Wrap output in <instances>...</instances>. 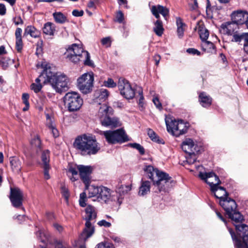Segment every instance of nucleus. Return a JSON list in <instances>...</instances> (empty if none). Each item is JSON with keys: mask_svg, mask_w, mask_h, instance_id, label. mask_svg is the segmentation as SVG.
<instances>
[{"mask_svg": "<svg viewBox=\"0 0 248 248\" xmlns=\"http://www.w3.org/2000/svg\"><path fill=\"white\" fill-rule=\"evenodd\" d=\"M46 124L49 129L55 126V124L53 122L51 118L50 117L48 114H46Z\"/></svg>", "mask_w": 248, "mask_h": 248, "instance_id": "48", "label": "nucleus"}, {"mask_svg": "<svg viewBox=\"0 0 248 248\" xmlns=\"http://www.w3.org/2000/svg\"><path fill=\"white\" fill-rule=\"evenodd\" d=\"M74 147L84 155L96 154L100 150L99 143L95 136L84 134L78 136L73 143Z\"/></svg>", "mask_w": 248, "mask_h": 248, "instance_id": "2", "label": "nucleus"}, {"mask_svg": "<svg viewBox=\"0 0 248 248\" xmlns=\"http://www.w3.org/2000/svg\"><path fill=\"white\" fill-rule=\"evenodd\" d=\"M42 66L45 68L43 72L36 79L37 82L42 81L44 84L50 83L52 88L58 93L66 91L68 89L69 79L64 74L55 73L50 66Z\"/></svg>", "mask_w": 248, "mask_h": 248, "instance_id": "1", "label": "nucleus"}, {"mask_svg": "<svg viewBox=\"0 0 248 248\" xmlns=\"http://www.w3.org/2000/svg\"><path fill=\"white\" fill-rule=\"evenodd\" d=\"M154 60H155V64L156 65H158L159 63L160 59H161V57H160V55H155V56L154 57Z\"/></svg>", "mask_w": 248, "mask_h": 248, "instance_id": "63", "label": "nucleus"}, {"mask_svg": "<svg viewBox=\"0 0 248 248\" xmlns=\"http://www.w3.org/2000/svg\"><path fill=\"white\" fill-rule=\"evenodd\" d=\"M176 23L177 26V34L179 38H181L183 36L184 30L183 26L185 24L182 22V21L180 18H177Z\"/></svg>", "mask_w": 248, "mask_h": 248, "instance_id": "35", "label": "nucleus"}, {"mask_svg": "<svg viewBox=\"0 0 248 248\" xmlns=\"http://www.w3.org/2000/svg\"><path fill=\"white\" fill-rule=\"evenodd\" d=\"M43 31L46 35H53L55 31V24L50 22L45 23L43 28Z\"/></svg>", "mask_w": 248, "mask_h": 248, "instance_id": "27", "label": "nucleus"}, {"mask_svg": "<svg viewBox=\"0 0 248 248\" xmlns=\"http://www.w3.org/2000/svg\"><path fill=\"white\" fill-rule=\"evenodd\" d=\"M65 54L66 59L74 63L81 62L86 65L92 66L93 64L90 60L89 53L76 44H74L69 46Z\"/></svg>", "mask_w": 248, "mask_h": 248, "instance_id": "3", "label": "nucleus"}, {"mask_svg": "<svg viewBox=\"0 0 248 248\" xmlns=\"http://www.w3.org/2000/svg\"><path fill=\"white\" fill-rule=\"evenodd\" d=\"M22 32V30L21 28H17L16 29L15 31L16 46L17 51L19 52H21L23 47Z\"/></svg>", "mask_w": 248, "mask_h": 248, "instance_id": "21", "label": "nucleus"}, {"mask_svg": "<svg viewBox=\"0 0 248 248\" xmlns=\"http://www.w3.org/2000/svg\"><path fill=\"white\" fill-rule=\"evenodd\" d=\"M83 11L82 10L78 11V10H74L72 12V15L77 17L81 16L83 15Z\"/></svg>", "mask_w": 248, "mask_h": 248, "instance_id": "61", "label": "nucleus"}, {"mask_svg": "<svg viewBox=\"0 0 248 248\" xmlns=\"http://www.w3.org/2000/svg\"><path fill=\"white\" fill-rule=\"evenodd\" d=\"M203 49L210 53H215L216 48L215 45L211 42L207 40L203 41L202 44Z\"/></svg>", "mask_w": 248, "mask_h": 248, "instance_id": "31", "label": "nucleus"}, {"mask_svg": "<svg viewBox=\"0 0 248 248\" xmlns=\"http://www.w3.org/2000/svg\"><path fill=\"white\" fill-rule=\"evenodd\" d=\"M49 153L50 152L48 150H45L42 153L41 155L42 166L49 165Z\"/></svg>", "mask_w": 248, "mask_h": 248, "instance_id": "34", "label": "nucleus"}, {"mask_svg": "<svg viewBox=\"0 0 248 248\" xmlns=\"http://www.w3.org/2000/svg\"><path fill=\"white\" fill-rule=\"evenodd\" d=\"M55 248H70V247H67L62 243H58L56 245Z\"/></svg>", "mask_w": 248, "mask_h": 248, "instance_id": "64", "label": "nucleus"}, {"mask_svg": "<svg viewBox=\"0 0 248 248\" xmlns=\"http://www.w3.org/2000/svg\"><path fill=\"white\" fill-rule=\"evenodd\" d=\"M10 199L12 205L16 208L22 204L23 193L18 188H11Z\"/></svg>", "mask_w": 248, "mask_h": 248, "instance_id": "18", "label": "nucleus"}, {"mask_svg": "<svg viewBox=\"0 0 248 248\" xmlns=\"http://www.w3.org/2000/svg\"><path fill=\"white\" fill-rule=\"evenodd\" d=\"M212 98L205 93H202L199 95V101L201 105L204 107H209L212 103Z\"/></svg>", "mask_w": 248, "mask_h": 248, "instance_id": "23", "label": "nucleus"}, {"mask_svg": "<svg viewBox=\"0 0 248 248\" xmlns=\"http://www.w3.org/2000/svg\"><path fill=\"white\" fill-rule=\"evenodd\" d=\"M245 39V41H247V39L246 38V34L245 33H242L241 34H234L232 36V41H234L236 42H240L242 40Z\"/></svg>", "mask_w": 248, "mask_h": 248, "instance_id": "39", "label": "nucleus"}, {"mask_svg": "<svg viewBox=\"0 0 248 248\" xmlns=\"http://www.w3.org/2000/svg\"><path fill=\"white\" fill-rule=\"evenodd\" d=\"M61 193L62 196L65 199L66 202H67L70 196L69 192L67 187L65 186H62L61 187Z\"/></svg>", "mask_w": 248, "mask_h": 248, "instance_id": "40", "label": "nucleus"}, {"mask_svg": "<svg viewBox=\"0 0 248 248\" xmlns=\"http://www.w3.org/2000/svg\"><path fill=\"white\" fill-rule=\"evenodd\" d=\"M13 21L16 25H22L23 24V21L20 16L14 17Z\"/></svg>", "mask_w": 248, "mask_h": 248, "instance_id": "52", "label": "nucleus"}, {"mask_svg": "<svg viewBox=\"0 0 248 248\" xmlns=\"http://www.w3.org/2000/svg\"><path fill=\"white\" fill-rule=\"evenodd\" d=\"M36 235L43 243H46L47 242V237L41 231H39L36 232Z\"/></svg>", "mask_w": 248, "mask_h": 248, "instance_id": "42", "label": "nucleus"}, {"mask_svg": "<svg viewBox=\"0 0 248 248\" xmlns=\"http://www.w3.org/2000/svg\"><path fill=\"white\" fill-rule=\"evenodd\" d=\"M112 113L113 109L111 107L106 105H103L100 107L98 116L103 126L116 127L121 125V123L118 118L110 116Z\"/></svg>", "mask_w": 248, "mask_h": 248, "instance_id": "5", "label": "nucleus"}, {"mask_svg": "<svg viewBox=\"0 0 248 248\" xmlns=\"http://www.w3.org/2000/svg\"><path fill=\"white\" fill-rule=\"evenodd\" d=\"M165 122L168 132L173 136L179 137L187 132V124L184 123L182 120L176 121L174 120L169 122V120L166 119Z\"/></svg>", "mask_w": 248, "mask_h": 248, "instance_id": "14", "label": "nucleus"}, {"mask_svg": "<svg viewBox=\"0 0 248 248\" xmlns=\"http://www.w3.org/2000/svg\"><path fill=\"white\" fill-rule=\"evenodd\" d=\"M10 164L12 170L17 172L20 171L21 169V162L17 158L12 157L10 158Z\"/></svg>", "mask_w": 248, "mask_h": 248, "instance_id": "30", "label": "nucleus"}, {"mask_svg": "<svg viewBox=\"0 0 248 248\" xmlns=\"http://www.w3.org/2000/svg\"><path fill=\"white\" fill-rule=\"evenodd\" d=\"M228 215L232 220L234 226L236 225V223H241L244 220L243 216L236 209H235L232 213L228 214Z\"/></svg>", "mask_w": 248, "mask_h": 248, "instance_id": "22", "label": "nucleus"}, {"mask_svg": "<svg viewBox=\"0 0 248 248\" xmlns=\"http://www.w3.org/2000/svg\"><path fill=\"white\" fill-rule=\"evenodd\" d=\"M39 31L34 27L31 25L28 26L24 31V35H30L33 38H37L39 36Z\"/></svg>", "mask_w": 248, "mask_h": 248, "instance_id": "29", "label": "nucleus"}, {"mask_svg": "<svg viewBox=\"0 0 248 248\" xmlns=\"http://www.w3.org/2000/svg\"><path fill=\"white\" fill-rule=\"evenodd\" d=\"M131 189V188L130 186L121 185L118 187L116 191L120 195H124L127 193Z\"/></svg>", "mask_w": 248, "mask_h": 248, "instance_id": "37", "label": "nucleus"}, {"mask_svg": "<svg viewBox=\"0 0 248 248\" xmlns=\"http://www.w3.org/2000/svg\"><path fill=\"white\" fill-rule=\"evenodd\" d=\"M94 74L93 72L86 73L77 79V86L81 93L87 94L93 90Z\"/></svg>", "mask_w": 248, "mask_h": 248, "instance_id": "12", "label": "nucleus"}, {"mask_svg": "<svg viewBox=\"0 0 248 248\" xmlns=\"http://www.w3.org/2000/svg\"><path fill=\"white\" fill-rule=\"evenodd\" d=\"M53 228L59 232H61L63 230V227L60 224L57 223H54L53 224Z\"/></svg>", "mask_w": 248, "mask_h": 248, "instance_id": "60", "label": "nucleus"}, {"mask_svg": "<svg viewBox=\"0 0 248 248\" xmlns=\"http://www.w3.org/2000/svg\"><path fill=\"white\" fill-rule=\"evenodd\" d=\"M111 42L110 37H109L103 38L101 40L102 44L106 47H109L111 46Z\"/></svg>", "mask_w": 248, "mask_h": 248, "instance_id": "49", "label": "nucleus"}, {"mask_svg": "<svg viewBox=\"0 0 248 248\" xmlns=\"http://www.w3.org/2000/svg\"><path fill=\"white\" fill-rule=\"evenodd\" d=\"M147 134L153 141L158 143L164 144V142L163 141V140H160L159 138L152 129L148 128L147 129Z\"/></svg>", "mask_w": 248, "mask_h": 248, "instance_id": "33", "label": "nucleus"}, {"mask_svg": "<svg viewBox=\"0 0 248 248\" xmlns=\"http://www.w3.org/2000/svg\"><path fill=\"white\" fill-rule=\"evenodd\" d=\"M143 170L146 174H148L149 178L152 180L153 181L156 178V173L158 174L161 171L150 165L146 166Z\"/></svg>", "mask_w": 248, "mask_h": 248, "instance_id": "26", "label": "nucleus"}, {"mask_svg": "<svg viewBox=\"0 0 248 248\" xmlns=\"http://www.w3.org/2000/svg\"><path fill=\"white\" fill-rule=\"evenodd\" d=\"M182 150L187 154L198 153L200 151L201 147L191 139H185L182 143Z\"/></svg>", "mask_w": 248, "mask_h": 248, "instance_id": "19", "label": "nucleus"}, {"mask_svg": "<svg viewBox=\"0 0 248 248\" xmlns=\"http://www.w3.org/2000/svg\"><path fill=\"white\" fill-rule=\"evenodd\" d=\"M81 179L85 185L86 189H88L91 183V174L93 168L90 166H84L82 165L78 166Z\"/></svg>", "mask_w": 248, "mask_h": 248, "instance_id": "16", "label": "nucleus"}, {"mask_svg": "<svg viewBox=\"0 0 248 248\" xmlns=\"http://www.w3.org/2000/svg\"><path fill=\"white\" fill-rule=\"evenodd\" d=\"M104 85L108 88H113L116 86L117 84L111 78H108L107 81L104 82Z\"/></svg>", "mask_w": 248, "mask_h": 248, "instance_id": "46", "label": "nucleus"}, {"mask_svg": "<svg viewBox=\"0 0 248 248\" xmlns=\"http://www.w3.org/2000/svg\"><path fill=\"white\" fill-rule=\"evenodd\" d=\"M31 144L32 150H34L37 153L41 151V141L38 135L34 136V137L31 140Z\"/></svg>", "mask_w": 248, "mask_h": 248, "instance_id": "25", "label": "nucleus"}, {"mask_svg": "<svg viewBox=\"0 0 248 248\" xmlns=\"http://www.w3.org/2000/svg\"><path fill=\"white\" fill-rule=\"evenodd\" d=\"M186 52L193 55H197L198 56L201 55V52L199 50L193 48H188L186 50Z\"/></svg>", "mask_w": 248, "mask_h": 248, "instance_id": "57", "label": "nucleus"}, {"mask_svg": "<svg viewBox=\"0 0 248 248\" xmlns=\"http://www.w3.org/2000/svg\"><path fill=\"white\" fill-rule=\"evenodd\" d=\"M199 31L202 40L203 42L207 40L209 36L208 31L203 27H200Z\"/></svg>", "mask_w": 248, "mask_h": 248, "instance_id": "36", "label": "nucleus"}, {"mask_svg": "<svg viewBox=\"0 0 248 248\" xmlns=\"http://www.w3.org/2000/svg\"><path fill=\"white\" fill-rule=\"evenodd\" d=\"M139 93L140 95V99L139 100V105L140 107L143 108L144 106V103H143V100H144V97L142 94V91L140 90L139 91Z\"/></svg>", "mask_w": 248, "mask_h": 248, "instance_id": "56", "label": "nucleus"}, {"mask_svg": "<svg viewBox=\"0 0 248 248\" xmlns=\"http://www.w3.org/2000/svg\"><path fill=\"white\" fill-rule=\"evenodd\" d=\"M196 154H188V156L186 157V162L189 164H193L196 161L197 157Z\"/></svg>", "mask_w": 248, "mask_h": 248, "instance_id": "43", "label": "nucleus"}, {"mask_svg": "<svg viewBox=\"0 0 248 248\" xmlns=\"http://www.w3.org/2000/svg\"><path fill=\"white\" fill-rule=\"evenodd\" d=\"M150 187L151 186L150 182L148 181H142L140 186V187L139 194L140 196H144L146 195L150 192Z\"/></svg>", "mask_w": 248, "mask_h": 248, "instance_id": "28", "label": "nucleus"}, {"mask_svg": "<svg viewBox=\"0 0 248 248\" xmlns=\"http://www.w3.org/2000/svg\"><path fill=\"white\" fill-rule=\"evenodd\" d=\"M153 102L156 108L158 109L161 110L162 108V106L161 103L160 102L159 98L158 97L156 96L153 98Z\"/></svg>", "mask_w": 248, "mask_h": 248, "instance_id": "50", "label": "nucleus"}, {"mask_svg": "<svg viewBox=\"0 0 248 248\" xmlns=\"http://www.w3.org/2000/svg\"><path fill=\"white\" fill-rule=\"evenodd\" d=\"M152 14L158 19L155 23L154 31L158 36H161L163 33L164 29L162 22L159 19V14H161L166 19L167 16L169 15V10L168 8L160 5H154L151 8Z\"/></svg>", "mask_w": 248, "mask_h": 248, "instance_id": "8", "label": "nucleus"}, {"mask_svg": "<svg viewBox=\"0 0 248 248\" xmlns=\"http://www.w3.org/2000/svg\"><path fill=\"white\" fill-rule=\"evenodd\" d=\"M118 87L121 94L126 99H132L135 96V90L127 80L124 78H120Z\"/></svg>", "mask_w": 248, "mask_h": 248, "instance_id": "15", "label": "nucleus"}, {"mask_svg": "<svg viewBox=\"0 0 248 248\" xmlns=\"http://www.w3.org/2000/svg\"><path fill=\"white\" fill-rule=\"evenodd\" d=\"M85 227L80 236L81 240L86 241L94 233V227L93 223L95 222L96 217V211L94 207L88 205L85 209Z\"/></svg>", "mask_w": 248, "mask_h": 248, "instance_id": "4", "label": "nucleus"}, {"mask_svg": "<svg viewBox=\"0 0 248 248\" xmlns=\"http://www.w3.org/2000/svg\"><path fill=\"white\" fill-rule=\"evenodd\" d=\"M108 92L107 90L102 89L100 91L98 97L100 100H105L108 98Z\"/></svg>", "mask_w": 248, "mask_h": 248, "instance_id": "45", "label": "nucleus"}, {"mask_svg": "<svg viewBox=\"0 0 248 248\" xmlns=\"http://www.w3.org/2000/svg\"><path fill=\"white\" fill-rule=\"evenodd\" d=\"M65 105L70 112L79 109L83 104V100L80 94L75 92L67 93L64 97Z\"/></svg>", "mask_w": 248, "mask_h": 248, "instance_id": "10", "label": "nucleus"}, {"mask_svg": "<svg viewBox=\"0 0 248 248\" xmlns=\"http://www.w3.org/2000/svg\"><path fill=\"white\" fill-rule=\"evenodd\" d=\"M29 94L27 93H24L22 95V100L23 103L25 104V106L22 109L23 111H26L28 110L30 107V103L29 102Z\"/></svg>", "mask_w": 248, "mask_h": 248, "instance_id": "38", "label": "nucleus"}, {"mask_svg": "<svg viewBox=\"0 0 248 248\" xmlns=\"http://www.w3.org/2000/svg\"><path fill=\"white\" fill-rule=\"evenodd\" d=\"M237 24L233 22H227L222 24L221 28L224 30V31L229 34L231 35L234 31V28L237 26Z\"/></svg>", "mask_w": 248, "mask_h": 248, "instance_id": "24", "label": "nucleus"}, {"mask_svg": "<svg viewBox=\"0 0 248 248\" xmlns=\"http://www.w3.org/2000/svg\"><path fill=\"white\" fill-rule=\"evenodd\" d=\"M216 213L217 217L226 225V220L224 219L221 214L218 211H216Z\"/></svg>", "mask_w": 248, "mask_h": 248, "instance_id": "62", "label": "nucleus"}, {"mask_svg": "<svg viewBox=\"0 0 248 248\" xmlns=\"http://www.w3.org/2000/svg\"><path fill=\"white\" fill-rule=\"evenodd\" d=\"M199 177L210 186L211 190L214 194L215 192L217 193L218 189L221 190L224 194L226 193V191L223 187L218 186L220 181L218 176L213 172L205 173L200 172Z\"/></svg>", "mask_w": 248, "mask_h": 248, "instance_id": "13", "label": "nucleus"}, {"mask_svg": "<svg viewBox=\"0 0 248 248\" xmlns=\"http://www.w3.org/2000/svg\"><path fill=\"white\" fill-rule=\"evenodd\" d=\"M53 16L55 22L59 24H63L68 21L67 17L61 12L54 13Z\"/></svg>", "mask_w": 248, "mask_h": 248, "instance_id": "32", "label": "nucleus"}, {"mask_svg": "<svg viewBox=\"0 0 248 248\" xmlns=\"http://www.w3.org/2000/svg\"><path fill=\"white\" fill-rule=\"evenodd\" d=\"M129 146L138 150L141 155H143L145 153L144 148L139 143H129Z\"/></svg>", "mask_w": 248, "mask_h": 248, "instance_id": "41", "label": "nucleus"}, {"mask_svg": "<svg viewBox=\"0 0 248 248\" xmlns=\"http://www.w3.org/2000/svg\"><path fill=\"white\" fill-rule=\"evenodd\" d=\"M124 19V14L121 11H118L117 13L116 16V21L121 23L123 22Z\"/></svg>", "mask_w": 248, "mask_h": 248, "instance_id": "51", "label": "nucleus"}, {"mask_svg": "<svg viewBox=\"0 0 248 248\" xmlns=\"http://www.w3.org/2000/svg\"><path fill=\"white\" fill-rule=\"evenodd\" d=\"M95 248H113V247L109 243L102 242L98 244Z\"/></svg>", "mask_w": 248, "mask_h": 248, "instance_id": "53", "label": "nucleus"}, {"mask_svg": "<svg viewBox=\"0 0 248 248\" xmlns=\"http://www.w3.org/2000/svg\"><path fill=\"white\" fill-rule=\"evenodd\" d=\"M232 20L237 25L246 24L248 21V13L245 10H239L233 11L231 14Z\"/></svg>", "mask_w": 248, "mask_h": 248, "instance_id": "20", "label": "nucleus"}, {"mask_svg": "<svg viewBox=\"0 0 248 248\" xmlns=\"http://www.w3.org/2000/svg\"><path fill=\"white\" fill-rule=\"evenodd\" d=\"M215 196L220 199L219 204L226 211L227 215L236 209L237 205L234 200L228 197L219 196L216 192L215 193Z\"/></svg>", "mask_w": 248, "mask_h": 248, "instance_id": "17", "label": "nucleus"}, {"mask_svg": "<svg viewBox=\"0 0 248 248\" xmlns=\"http://www.w3.org/2000/svg\"><path fill=\"white\" fill-rule=\"evenodd\" d=\"M97 224L100 226H104L105 227H110L111 225V223L104 219L99 221Z\"/></svg>", "mask_w": 248, "mask_h": 248, "instance_id": "55", "label": "nucleus"}, {"mask_svg": "<svg viewBox=\"0 0 248 248\" xmlns=\"http://www.w3.org/2000/svg\"><path fill=\"white\" fill-rule=\"evenodd\" d=\"M49 130L51 131V133L54 138L59 137V132L57 129L56 128V126L50 128Z\"/></svg>", "mask_w": 248, "mask_h": 248, "instance_id": "58", "label": "nucleus"}, {"mask_svg": "<svg viewBox=\"0 0 248 248\" xmlns=\"http://www.w3.org/2000/svg\"><path fill=\"white\" fill-rule=\"evenodd\" d=\"M41 81L37 82L36 81V83H32L31 86V89L35 93H38L42 89V86L40 83Z\"/></svg>", "mask_w": 248, "mask_h": 248, "instance_id": "44", "label": "nucleus"}, {"mask_svg": "<svg viewBox=\"0 0 248 248\" xmlns=\"http://www.w3.org/2000/svg\"><path fill=\"white\" fill-rule=\"evenodd\" d=\"M153 182L159 192L168 191L175 183L168 174L161 171L158 174L156 173V177Z\"/></svg>", "mask_w": 248, "mask_h": 248, "instance_id": "11", "label": "nucleus"}, {"mask_svg": "<svg viewBox=\"0 0 248 248\" xmlns=\"http://www.w3.org/2000/svg\"><path fill=\"white\" fill-rule=\"evenodd\" d=\"M239 238H236L233 230L228 227L232 239L237 248H244V246L248 245V226L244 224L235 225Z\"/></svg>", "mask_w": 248, "mask_h": 248, "instance_id": "6", "label": "nucleus"}, {"mask_svg": "<svg viewBox=\"0 0 248 248\" xmlns=\"http://www.w3.org/2000/svg\"><path fill=\"white\" fill-rule=\"evenodd\" d=\"M42 167L44 169V175L45 179L46 180L49 179L50 178V175L49 174V170L50 169V165L43 166Z\"/></svg>", "mask_w": 248, "mask_h": 248, "instance_id": "47", "label": "nucleus"}, {"mask_svg": "<svg viewBox=\"0 0 248 248\" xmlns=\"http://www.w3.org/2000/svg\"><path fill=\"white\" fill-rule=\"evenodd\" d=\"M96 132L100 135H104L107 141L110 144L123 143L129 140L127 135L122 128L106 131L97 129Z\"/></svg>", "mask_w": 248, "mask_h": 248, "instance_id": "7", "label": "nucleus"}, {"mask_svg": "<svg viewBox=\"0 0 248 248\" xmlns=\"http://www.w3.org/2000/svg\"><path fill=\"white\" fill-rule=\"evenodd\" d=\"M78 166L76 167H70L68 169V172L71 173L72 175H75L77 176L78 174Z\"/></svg>", "mask_w": 248, "mask_h": 248, "instance_id": "54", "label": "nucleus"}, {"mask_svg": "<svg viewBox=\"0 0 248 248\" xmlns=\"http://www.w3.org/2000/svg\"><path fill=\"white\" fill-rule=\"evenodd\" d=\"M88 189L89 196L96 197L100 202L107 203L111 200L112 191L107 187L92 185Z\"/></svg>", "mask_w": 248, "mask_h": 248, "instance_id": "9", "label": "nucleus"}, {"mask_svg": "<svg viewBox=\"0 0 248 248\" xmlns=\"http://www.w3.org/2000/svg\"><path fill=\"white\" fill-rule=\"evenodd\" d=\"M6 13V8L3 3H0V16H4Z\"/></svg>", "mask_w": 248, "mask_h": 248, "instance_id": "59", "label": "nucleus"}]
</instances>
